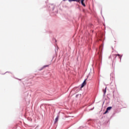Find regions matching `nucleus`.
<instances>
[{"label":"nucleus","mask_w":129,"mask_h":129,"mask_svg":"<svg viewBox=\"0 0 129 129\" xmlns=\"http://www.w3.org/2000/svg\"><path fill=\"white\" fill-rule=\"evenodd\" d=\"M112 108V107H108L107 108L106 110L104 113V114H106V113H107L109 110H111V109Z\"/></svg>","instance_id":"f257e3e1"},{"label":"nucleus","mask_w":129,"mask_h":129,"mask_svg":"<svg viewBox=\"0 0 129 129\" xmlns=\"http://www.w3.org/2000/svg\"><path fill=\"white\" fill-rule=\"evenodd\" d=\"M85 85H86V80H85L83 83L82 84L81 88H83V87H84V86H85Z\"/></svg>","instance_id":"f03ea898"},{"label":"nucleus","mask_w":129,"mask_h":129,"mask_svg":"<svg viewBox=\"0 0 129 129\" xmlns=\"http://www.w3.org/2000/svg\"><path fill=\"white\" fill-rule=\"evenodd\" d=\"M81 4H82V6H83V7H86L85 4H84V0H81Z\"/></svg>","instance_id":"7ed1b4c3"},{"label":"nucleus","mask_w":129,"mask_h":129,"mask_svg":"<svg viewBox=\"0 0 129 129\" xmlns=\"http://www.w3.org/2000/svg\"><path fill=\"white\" fill-rule=\"evenodd\" d=\"M58 119H59V116H57L56 117L55 119V123L57 122L58 121Z\"/></svg>","instance_id":"20e7f679"},{"label":"nucleus","mask_w":129,"mask_h":129,"mask_svg":"<svg viewBox=\"0 0 129 129\" xmlns=\"http://www.w3.org/2000/svg\"><path fill=\"white\" fill-rule=\"evenodd\" d=\"M103 93L104 94H105V93H106V87L105 88V89L103 90Z\"/></svg>","instance_id":"39448f33"},{"label":"nucleus","mask_w":129,"mask_h":129,"mask_svg":"<svg viewBox=\"0 0 129 129\" xmlns=\"http://www.w3.org/2000/svg\"><path fill=\"white\" fill-rule=\"evenodd\" d=\"M112 75H113V74H110L111 77H112Z\"/></svg>","instance_id":"423d86ee"},{"label":"nucleus","mask_w":129,"mask_h":129,"mask_svg":"<svg viewBox=\"0 0 129 129\" xmlns=\"http://www.w3.org/2000/svg\"><path fill=\"white\" fill-rule=\"evenodd\" d=\"M44 67H48V66H44Z\"/></svg>","instance_id":"0eeeda50"}]
</instances>
